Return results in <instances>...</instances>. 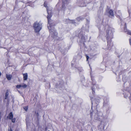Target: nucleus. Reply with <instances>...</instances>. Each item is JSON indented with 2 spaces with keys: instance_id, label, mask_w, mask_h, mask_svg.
I'll return each mask as SVG.
<instances>
[{
  "instance_id": "obj_1",
  "label": "nucleus",
  "mask_w": 131,
  "mask_h": 131,
  "mask_svg": "<svg viewBox=\"0 0 131 131\" xmlns=\"http://www.w3.org/2000/svg\"><path fill=\"white\" fill-rule=\"evenodd\" d=\"M43 5L46 8L48 14L47 18L48 19V23L49 26L48 25V29L49 30L50 32L51 35V36L54 38L57 36V34L56 32V30L54 29L53 27L50 23V18L51 17V13L49 14V10H48V7L47 6V4L46 2H45L44 3Z\"/></svg>"
},
{
  "instance_id": "obj_2",
  "label": "nucleus",
  "mask_w": 131,
  "mask_h": 131,
  "mask_svg": "<svg viewBox=\"0 0 131 131\" xmlns=\"http://www.w3.org/2000/svg\"><path fill=\"white\" fill-rule=\"evenodd\" d=\"M42 24L40 22L37 21L35 22L33 25V27L35 31L38 32H39L41 29Z\"/></svg>"
},
{
  "instance_id": "obj_3",
  "label": "nucleus",
  "mask_w": 131,
  "mask_h": 131,
  "mask_svg": "<svg viewBox=\"0 0 131 131\" xmlns=\"http://www.w3.org/2000/svg\"><path fill=\"white\" fill-rule=\"evenodd\" d=\"M107 11L108 12L110 15L112 16H113L114 15L113 11L111 9H108L107 10Z\"/></svg>"
},
{
  "instance_id": "obj_4",
  "label": "nucleus",
  "mask_w": 131,
  "mask_h": 131,
  "mask_svg": "<svg viewBox=\"0 0 131 131\" xmlns=\"http://www.w3.org/2000/svg\"><path fill=\"white\" fill-rule=\"evenodd\" d=\"M7 118H8L9 119H12L13 118V115L12 112H10L8 115V116H7Z\"/></svg>"
},
{
  "instance_id": "obj_5",
  "label": "nucleus",
  "mask_w": 131,
  "mask_h": 131,
  "mask_svg": "<svg viewBox=\"0 0 131 131\" xmlns=\"http://www.w3.org/2000/svg\"><path fill=\"white\" fill-rule=\"evenodd\" d=\"M23 79L24 80H26L27 79L28 75L27 73L23 74Z\"/></svg>"
},
{
  "instance_id": "obj_6",
  "label": "nucleus",
  "mask_w": 131,
  "mask_h": 131,
  "mask_svg": "<svg viewBox=\"0 0 131 131\" xmlns=\"http://www.w3.org/2000/svg\"><path fill=\"white\" fill-rule=\"evenodd\" d=\"M12 76L10 74H6V77L8 80H10L12 78Z\"/></svg>"
},
{
  "instance_id": "obj_7",
  "label": "nucleus",
  "mask_w": 131,
  "mask_h": 131,
  "mask_svg": "<svg viewBox=\"0 0 131 131\" xmlns=\"http://www.w3.org/2000/svg\"><path fill=\"white\" fill-rule=\"evenodd\" d=\"M9 93H8V90H7L5 93V99H7L8 97V95H9Z\"/></svg>"
},
{
  "instance_id": "obj_8",
  "label": "nucleus",
  "mask_w": 131,
  "mask_h": 131,
  "mask_svg": "<svg viewBox=\"0 0 131 131\" xmlns=\"http://www.w3.org/2000/svg\"><path fill=\"white\" fill-rule=\"evenodd\" d=\"M27 85L26 84L23 83L22 85H21V87H22L24 88H27Z\"/></svg>"
},
{
  "instance_id": "obj_9",
  "label": "nucleus",
  "mask_w": 131,
  "mask_h": 131,
  "mask_svg": "<svg viewBox=\"0 0 131 131\" xmlns=\"http://www.w3.org/2000/svg\"><path fill=\"white\" fill-rule=\"evenodd\" d=\"M24 109L26 111H27L28 109V107L27 106L23 107Z\"/></svg>"
},
{
  "instance_id": "obj_10",
  "label": "nucleus",
  "mask_w": 131,
  "mask_h": 131,
  "mask_svg": "<svg viewBox=\"0 0 131 131\" xmlns=\"http://www.w3.org/2000/svg\"><path fill=\"white\" fill-rule=\"evenodd\" d=\"M21 87V85H18L16 86V87L18 89H19Z\"/></svg>"
},
{
  "instance_id": "obj_11",
  "label": "nucleus",
  "mask_w": 131,
  "mask_h": 131,
  "mask_svg": "<svg viewBox=\"0 0 131 131\" xmlns=\"http://www.w3.org/2000/svg\"><path fill=\"white\" fill-rule=\"evenodd\" d=\"M48 10H49V14H50L51 13V14L52 15L51 13V10H52V9H51L50 8H48Z\"/></svg>"
},
{
  "instance_id": "obj_12",
  "label": "nucleus",
  "mask_w": 131,
  "mask_h": 131,
  "mask_svg": "<svg viewBox=\"0 0 131 131\" xmlns=\"http://www.w3.org/2000/svg\"><path fill=\"white\" fill-rule=\"evenodd\" d=\"M12 120V121L13 123H14L15 122L16 119L15 118H12V119H11Z\"/></svg>"
},
{
  "instance_id": "obj_13",
  "label": "nucleus",
  "mask_w": 131,
  "mask_h": 131,
  "mask_svg": "<svg viewBox=\"0 0 131 131\" xmlns=\"http://www.w3.org/2000/svg\"><path fill=\"white\" fill-rule=\"evenodd\" d=\"M127 34L129 35H131V31H128L127 32Z\"/></svg>"
},
{
  "instance_id": "obj_14",
  "label": "nucleus",
  "mask_w": 131,
  "mask_h": 131,
  "mask_svg": "<svg viewBox=\"0 0 131 131\" xmlns=\"http://www.w3.org/2000/svg\"><path fill=\"white\" fill-rule=\"evenodd\" d=\"M86 60L87 61H88V59L89 58V57L87 55H86Z\"/></svg>"
},
{
  "instance_id": "obj_15",
  "label": "nucleus",
  "mask_w": 131,
  "mask_h": 131,
  "mask_svg": "<svg viewBox=\"0 0 131 131\" xmlns=\"http://www.w3.org/2000/svg\"><path fill=\"white\" fill-rule=\"evenodd\" d=\"M8 131H12L11 128H10V129H8Z\"/></svg>"
},
{
  "instance_id": "obj_16",
  "label": "nucleus",
  "mask_w": 131,
  "mask_h": 131,
  "mask_svg": "<svg viewBox=\"0 0 131 131\" xmlns=\"http://www.w3.org/2000/svg\"><path fill=\"white\" fill-rule=\"evenodd\" d=\"M80 19L81 18L80 17H79L77 18V19L79 21L80 20Z\"/></svg>"
},
{
  "instance_id": "obj_17",
  "label": "nucleus",
  "mask_w": 131,
  "mask_h": 131,
  "mask_svg": "<svg viewBox=\"0 0 131 131\" xmlns=\"http://www.w3.org/2000/svg\"><path fill=\"white\" fill-rule=\"evenodd\" d=\"M129 43L130 45H131V39L129 40Z\"/></svg>"
},
{
  "instance_id": "obj_18",
  "label": "nucleus",
  "mask_w": 131,
  "mask_h": 131,
  "mask_svg": "<svg viewBox=\"0 0 131 131\" xmlns=\"http://www.w3.org/2000/svg\"><path fill=\"white\" fill-rule=\"evenodd\" d=\"M93 89L92 88V90L93 91L92 93H93V92L94 93V92L93 91Z\"/></svg>"
},
{
  "instance_id": "obj_19",
  "label": "nucleus",
  "mask_w": 131,
  "mask_h": 131,
  "mask_svg": "<svg viewBox=\"0 0 131 131\" xmlns=\"http://www.w3.org/2000/svg\"><path fill=\"white\" fill-rule=\"evenodd\" d=\"M37 115H38V113H37Z\"/></svg>"
},
{
  "instance_id": "obj_20",
  "label": "nucleus",
  "mask_w": 131,
  "mask_h": 131,
  "mask_svg": "<svg viewBox=\"0 0 131 131\" xmlns=\"http://www.w3.org/2000/svg\"><path fill=\"white\" fill-rule=\"evenodd\" d=\"M125 26H126V24H125Z\"/></svg>"
},
{
  "instance_id": "obj_21",
  "label": "nucleus",
  "mask_w": 131,
  "mask_h": 131,
  "mask_svg": "<svg viewBox=\"0 0 131 131\" xmlns=\"http://www.w3.org/2000/svg\"><path fill=\"white\" fill-rule=\"evenodd\" d=\"M48 131H49V130H48Z\"/></svg>"
}]
</instances>
